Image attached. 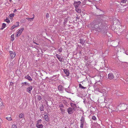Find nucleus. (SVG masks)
Masks as SVG:
<instances>
[{
    "mask_svg": "<svg viewBox=\"0 0 128 128\" xmlns=\"http://www.w3.org/2000/svg\"><path fill=\"white\" fill-rule=\"evenodd\" d=\"M105 19V18H104L101 20L100 22L94 21L90 23V25L91 26L92 31L95 30L98 32L106 31L108 27L107 26L108 22Z\"/></svg>",
    "mask_w": 128,
    "mask_h": 128,
    "instance_id": "nucleus-1",
    "label": "nucleus"
},
{
    "mask_svg": "<svg viewBox=\"0 0 128 128\" xmlns=\"http://www.w3.org/2000/svg\"><path fill=\"white\" fill-rule=\"evenodd\" d=\"M80 121L81 122L80 123V128H83L84 124L86 123L85 118L84 116H82L81 117Z\"/></svg>",
    "mask_w": 128,
    "mask_h": 128,
    "instance_id": "nucleus-2",
    "label": "nucleus"
},
{
    "mask_svg": "<svg viewBox=\"0 0 128 128\" xmlns=\"http://www.w3.org/2000/svg\"><path fill=\"white\" fill-rule=\"evenodd\" d=\"M113 25L114 27L115 26V27L116 28H118L120 25V23L118 19L114 21Z\"/></svg>",
    "mask_w": 128,
    "mask_h": 128,
    "instance_id": "nucleus-3",
    "label": "nucleus"
},
{
    "mask_svg": "<svg viewBox=\"0 0 128 128\" xmlns=\"http://www.w3.org/2000/svg\"><path fill=\"white\" fill-rule=\"evenodd\" d=\"M121 110L124 111L127 108V105L125 104H122L120 105Z\"/></svg>",
    "mask_w": 128,
    "mask_h": 128,
    "instance_id": "nucleus-4",
    "label": "nucleus"
},
{
    "mask_svg": "<svg viewBox=\"0 0 128 128\" xmlns=\"http://www.w3.org/2000/svg\"><path fill=\"white\" fill-rule=\"evenodd\" d=\"M96 91H98L99 92L103 94H104L106 93V90L105 89H101L99 88H97L96 89Z\"/></svg>",
    "mask_w": 128,
    "mask_h": 128,
    "instance_id": "nucleus-5",
    "label": "nucleus"
},
{
    "mask_svg": "<svg viewBox=\"0 0 128 128\" xmlns=\"http://www.w3.org/2000/svg\"><path fill=\"white\" fill-rule=\"evenodd\" d=\"M68 113L70 114H72L74 110L71 107H69L67 110Z\"/></svg>",
    "mask_w": 128,
    "mask_h": 128,
    "instance_id": "nucleus-6",
    "label": "nucleus"
},
{
    "mask_svg": "<svg viewBox=\"0 0 128 128\" xmlns=\"http://www.w3.org/2000/svg\"><path fill=\"white\" fill-rule=\"evenodd\" d=\"M9 52L10 54L11 57L12 58H14L16 56V54L14 51H10Z\"/></svg>",
    "mask_w": 128,
    "mask_h": 128,
    "instance_id": "nucleus-7",
    "label": "nucleus"
},
{
    "mask_svg": "<svg viewBox=\"0 0 128 128\" xmlns=\"http://www.w3.org/2000/svg\"><path fill=\"white\" fill-rule=\"evenodd\" d=\"M70 105L74 111H76L77 108L76 105L75 104H74L72 103H70Z\"/></svg>",
    "mask_w": 128,
    "mask_h": 128,
    "instance_id": "nucleus-8",
    "label": "nucleus"
},
{
    "mask_svg": "<svg viewBox=\"0 0 128 128\" xmlns=\"http://www.w3.org/2000/svg\"><path fill=\"white\" fill-rule=\"evenodd\" d=\"M58 89L60 92H62L64 91V87L61 85H59L58 86Z\"/></svg>",
    "mask_w": 128,
    "mask_h": 128,
    "instance_id": "nucleus-9",
    "label": "nucleus"
},
{
    "mask_svg": "<svg viewBox=\"0 0 128 128\" xmlns=\"http://www.w3.org/2000/svg\"><path fill=\"white\" fill-rule=\"evenodd\" d=\"M108 78L110 80L113 79L114 78V76L112 73H110L108 75Z\"/></svg>",
    "mask_w": 128,
    "mask_h": 128,
    "instance_id": "nucleus-10",
    "label": "nucleus"
},
{
    "mask_svg": "<svg viewBox=\"0 0 128 128\" xmlns=\"http://www.w3.org/2000/svg\"><path fill=\"white\" fill-rule=\"evenodd\" d=\"M33 88L32 86H30L27 88H26V91L30 94L31 93V91Z\"/></svg>",
    "mask_w": 128,
    "mask_h": 128,
    "instance_id": "nucleus-11",
    "label": "nucleus"
},
{
    "mask_svg": "<svg viewBox=\"0 0 128 128\" xmlns=\"http://www.w3.org/2000/svg\"><path fill=\"white\" fill-rule=\"evenodd\" d=\"M106 75V73L105 72H102L100 73V78L102 79L104 78Z\"/></svg>",
    "mask_w": 128,
    "mask_h": 128,
    "instance_id": "nucleus-12",
    "label": "nucleus"
},
{
    "mask_svg": "<svg viewBox=\"0 0 128 128\" xmlns=\"http://www.w3.org/2000/svg\"><path fill=\"white\" fill-rule=\"evenodd\" d=\"M81 2L80 1L78 2H74V5L75 8H78L79 5L80 4Z\"/></svg>",
    "mask_w": 128,
    "mask_h": 128,
    "instance_id": "nucleus-13",
    "label": "nucleus"
},
{
    "mask_svg": "<svg viewBox=\"0 0 128 128\" xmlns=\"http://www.w3.org/2000/svg\"><path fill=\"white\" fill-rule=\"evenodd\" d=\"M64 71L65 74H66V76H68L70 74V72L69 70L68 69H64Z\"/></svg>",
    "mask_w": 128,
    "mask_h": 128,
    "instance_id": "nucleus-14",
    "label": "nucleus"
},
{
    "mask_svg": "<svg viewBox=\"0 0 128 128\" xmlns=\"http://www.w3.org/2000/svg\"><path fill=\"white\" fill-rule=\"evenodd\" d=\"M24 78L27 80H28L30 82H31L32 80V79L31 77L28 75H27L24 77Z\"/></svg>",
    "mask_w": 128,
    "mask_h": 128,
    "instance_id": "nucleus-15",
    "label": "nucleus"
},
{
    "mask_svg": "<svg viewBox=\"0 0 128 128\" xmlns=\"http://www.w3.org/2000/svg\"><path fill=\"white\" fill-rule=\"evenodd\" d=\"M21 84H22V87H23L26 86H29L30 85V83H28L26 82H22Z\"/></svg>",
    "mask_w": 128,
    "mask_h": 128,
    "instance_id": "nucleus-16",
    "label": "nucleus"
},
{
    "mask_svg": "<svg viewBox=\"0 0 128 128\" xmlns=\"http://www.w3.org/2000/svg\"><path fill=\"white\" fill-rule=\"evenodd\" d=\"M80 43H81L82 45H83L84 44L86 40L84 39V38H82L80 39Z\"/></svg>",
    "mask_w": 128,
    "mask_h": 128,
    "instance_id": "nucleus-17",
    "label": "nucleus"
},
{
    "mask_svg": "<svg viewBox=\"0 0 128 128\" xmlns=\"http://www.w3.org/2000/svg\"><path fill=\"white\" fill-rule=\"evenodd\" d=\"M127 0H122L120 4L121 5L123 6H125L126 4L125 3H126Z\"/></svg>",
    "mask_w": 128,
    "mask_h": 128,
    "instance_id": "nucleus-18",
    "label": "nucleus"
},
{
    "mask_svg": "<svg viewBox=\"0 0 128 128\" xmlns=\"http://www.w3.org/2000/svg\"><path fill=\"white\" fill-rule=\"evenodd\" d=\"M56 56L57 58L58 59L60 62H62L63 60H62V58L60 57V56L59 55H58V54H56Z\"/></svg>",
    "mask_w": 128,
    "mask_h": 128,
    "instance_id": "nucleus-19",
    "label": "nucleus"
},
{
    "mask_svg": "<svg viewBox=\"0 0 128 128\" xmlns=\"http://www.w3.org/2000/svg\"><path fill=\"white\" fill-rule=\"evenodd\" d=\"M44 117L46 121L47 122L49 121V119L48 117V116L47 114H45L44 116Z\"/></svg>",
    "mask_w": 128,
    "mask_h": 128,
    "instance_id": "nucleus-20",
    "label": "nucleus"
},
{
    "mask_svg": "<svg viewBox=\"0 0 128 128\" xmlns=\"http://www.w3.org/2000/svg\"><path fill=\"white\" fill-rule=\"evenodd\" d=\"M36 126L38 128H42L43 125L42 124H36Z\"/></svg>",
    "mask_w": 128,
    "mask_h": 128,
    "instance_id": "nucleus-21",
    "label": "nucleus"
},
{
    "mask_svg": "<svg viewBox=\"0 0 128 128\" xmlns=\"http://www.w3.org/2000/svg\"><path fill=\"white\" fill-rule=\"evenodd\" d=\"M24 117V114L22 113L20 114L19 115V118L20 119L23 118Z\"/></svg>",
    "mask_w": 128,
    "mask_h": 128,
    "instance_id": "nucleus-22",
    "label": "nucleus"
},
{
    "mask_svg": "<svg viewBox=\"0 0 128 128\" xmlns=\"http://www.w3.org/2000/svg\"><path fill=\"white\" fill-rule=\"evenodd\" d=\"M36 97L38 100L40 101L42 99V96L40 95H36Z\"/></svg>",
    "mask_w": 128,
    "mask_h": 128,
    "instance_id": "nucleus-23",
    "label": "nucleus"
},
{
    "mask_svg": "<svg viewBox=\"0 0 128 128\" xmlns=\"http://www.w3.org/2000/svg\"><path fill=\"white\" fill-rule=\"evenodd\" d=\"M16 23L18 24V25H14L13 26H12L10 28V29L11 30H13L16 27H17L19 26V25L18 24V23H19L18 22H17Z\"/></svg>",
    "mask_w": 128,
    "mask_h": 128,
    "instance_id": "nucleus-24",
    "label": "nucleus"
},
{
    "mask_svg": "<svg viewBox=\"0 0 128 128\" xmlns=\"http://www.w3.org/2000/svg\"><path fill=\"white\" fill-rule=\"evenodd\" d=\"M75 8L76 10V12H77L79 13H80V12H81V10L80 9L78 8V7Z\"/></svg>",
    "mask_w": 128,
    "mask_h": 128,
    "instance_id": "nucleus-25",
    "label": "nucleus"
},
{
    "mask_svg": "<svg viewBox=\"0 0 128 128\" xmlns=\"http://www.w3.org/2000/svg\"><path fill=\"white\" fill-rule=\"evenodd\" d=\"M44 107L43 105H42L40 107V110L41 111H44Z\"/></svg>",
    "mask_w": 128,
    "mask_h": 128,
    "instance_id": "nucleus-26",
    "label": "nucleus"
},
{
    "mask_svg": "<svg viewBox=\"0 0 128 128\" xmlns=\"http://www.w3.org/2000/svg\"><path fill=\"white\" fill-rule=\"evenodd\" d=\"M68 22V20L67 18H65L64 20V26H66V24Z\"/></svg>",
    "mask_w": 128,
    "mask_h": 128,
    "instance_id": "nucleus-27",
    "label": "nucleus"
},
{
    "mask_svg": "<svg viewBox=\"0 0 128 128\" xmlns=\"http://www.w3.org/2000/svg\"><path fill=\"white\" fill-rule=\"evenodd\" d=\"M79 88H80L82 89H85L86 88V87H84L83 86H82V84H79Z\"/></svg>",
    "mask_w": 128,
    "mask_h": 128,
    "instance_id": "nucleus-28",
    "label": "nucleus"
},
{
    "mask_svg": "<svg viewBox=\"0 0 128 128\" xmlns=\"http://www.w3.org/2000/svg\"><path fill=\"white\" fill-rule=\"evenodd\" d=\"M42 120L40 119L37 120V121L36 124H40L42 122Z\"/></svg>",
    "mask_w": 128,
    "mask_h": 128,
    "instance_id": "nucleus-29",
    "label": "nucleus"
},
{
    "mask_svg": "<svg viewBox=\"0 0 128 128\" xmlns=\"http://www.w3.org/2000/svg\"><path fill=\"white\" fill-rule=\"evenodd\" d=\"M124 53H125L126 55H128V50H127L126 48H124Z\"/></svg>",
    "mask_w": 128,
    "mask_h": 128,
    "instance_id": "nucleus-30",
    "label": "nucleus"
},
{
    "mask_svg": "<svg viewBox=\"0 0 128 128\" xmlns=\"http://www.w3.org/2000/svg\"><path fill=\"white\" fill-rule=\"evenodd\" d=\"M14 34H13L11 36V40L12 41H13L14 40Z\"/></svg>",
    "mask_w": 128,
    "mask_h": 128,
    "instance_id": "nucleus-31",
    "label": "nucleus"
},
{
    "mask_svg": "<svg viewBox=\"0 0 128 128\" xmlns=\"http://www.w3.org/2000/svg\"><path fill=\"white\" fill-rule=\"evenodd\" d=\"M34 18V17H33V18H27L26 19L28 20L31 21Z\"/></svg>",
    "mask_w": 128,
    "mask_h": 128,
    "instance_id": "nucleus-32",
    "label": "nucleus"
},
{
    "mask_svg": "<svg viewBox=\"0 0 128 128\" xmlns=\"http://www.w3.org/2000/svg\"><path fill=\"white\" fill-rule=\"evenodd\" d=\"M65 90L66 92L68 93H70V90L68 88H65Z\"/></svg>",
    "mask_w": 128,
    "mask_h": 128,
    "instance_id": "nucleus-33",
    "label": "nucleus"
},
{
    "mask_svg": "<svg viewBox=\"0 0 128 128\" xmlns=\"http://www.w3.org/2000/svg\"><path fill=\"white\" fill-rule=\"evenodd\" d=\"M5 21H6L8 23H9L10 22V20L7 18L5 20Z\"/></svg>",
    "mask_w": 128,
    "mask_h": 128,
    "instance_id": "nucleus-34",
    "label": "nucleus"
},
{
    "mask_svg": "<svg viewBox=\"0 0 128 128\" xmlns=\"http://www.w3.org/2000/svg\"><path fill=\"white\" fill-rule=\"evenodd\" d=\"M62 48H61L60 47V48H59L58 49V51L60 52H62Z\"/></svg>",
    "mask_w": 128,
    "mask_h": 128,
    "instance_id": "nucleus-35",
    "label": "nucleus"
},
{
    "mask_svg": "<svg viewBox=\"0 0 128 128\" xmlns=\"http://www.w3.org/2000/svg\"><path fill=\"white\" fill-rule=\"evenodd\" d=\"M22 32H17L16 35V36L17 37L19 36L22 33Z\"/></svg>",
    "mask_w": 128,
    "mask_h": 128,
    "instance_id": "nucleus-36",
    "label": "nucleus"
},
{
    "mask_svg": "<svg viewBox=\"0 0 128 128\" xmlns=\"http://www.w3.org/2000/svg\"><path fill=\"white\" fill-rule=\"evenodd\" d=\"M12 128H17V126L15 124H13L12 126Z\"/></svg>",
    "mask_w": 128,
    "mask_h": 128,
    "instance_id": "nucleus-37",
    "label": "nucleus"
},
{
    "mask_svg": "<svg viewBox=\"0 0 128 128\" xmlns=\"http://www.w3.org/2000/svg\"><path fill=\"white\" fill-rule=\"evenodd\" d=\"M2 26L3 28H2V29L5 28L6 26V24L5 23H3L2 24Z\"/></svg>",
    "mask_w": 128,
    "mask_h": 128,
    "instance_id": "nucleus-38",
    "label": "nucleus"
},
{
    "mask_svg": "<svg viewBox=\"0 0 128 128\" xmlns=\"http://www.w3.org/2000/svg\"><path fill=\"white\" fill-rule=\"evenodd\" d=\"M14 14L12 13V14H10V17H11V18H13L14 16Z\"/></svg>",
    "mask_w": 128,
    "mask_h": 128,
    "instance_id": "nucleus-39",
    "label": "nucleus"
},
{
    "mask_svg": "<svg viewBox=\"0 0 128 128\" xmlns=\"http://www.w3.org/2000/svg\"><path fill=\"white\" fill-rule=\"evenodd\" d=\"M92 119L94 120H95L96 119V118L95 116H92Z\"/></svg>",
    "mask_w": 128,
    "mask_h": 128,
    "instance_id": "nucleus-40",
    "label": "nucleus"
},
{
    "mask_svg": "<svg viewBox=\"0 0 128 128\" xmlns=\"http://www.w3.org/2000/svg\"><path fill=\"white\" fill-rule=\"evenodd\" d=\"M24 28H22L20 30H19L18 31V32H22L24 30Z\"/></svg>",
    "mask_w": 128,
    "mask_h": 128,
    "instance_id": "nucleus-41",
    "label": "nucleus"
},
{
    "mask_svg": "<svg viewBox=\"0 0 128 128\" xmlns=\"http://www.w3.org/2000/svg\"><path fill=\"white\" fill-rule=\"evenodd\" d=\"M59 107L60 108H64V106L63 104H59Z\"/></svg>",
    "mask_w": 128,
    "mask_h": 128,
    "instance_id": "nucleus-42",
    "label": "nucleus"
},
{
    "mask_svg": "<svg viewBox=\"0 0 128 128\" xmlns=\"http://www.w3.org/2000/svg\"><path fill=\"white\" fill-rule=\"evenodd\" d=\"M6 119L8 120H12V118L11 117H6Z\"/></svg>",
    "mask_w": 128,
    "mask_h": 128,
    "instance_id": "nucleus-43",
    "label": "nucleus"
},
{
    "mask_svg": "<svg viewBox=\"0 0 128 128\" xmlns=\"http://www.w3.org/2000/svg\"><path fill=\"white\" fill-rule=\"evenodd\" d=\"M14 83L13 82H10V84L9 85L10 86H13Z\"/></svg>",
    "mask_w": 128,
    "mask_h": 128,
    "instance_id": "nucleus-44",
    "label": "nucleus"
},
{
    "mask_svg": "<svg viewBox=\"0 0 128 128\" xmlns=\"http://www.w3.org/2000/svg\"><path fill=\"white\" fill-rule=\"evenodd\" d=\"M49 14L48 13H46V18H48L49 17Z\"/></svg>",
    "mask_w": 128,
    "mask_h": 128,
    "instance_id": "nucleus-45",
    "label": "nucleus"
},
{
    "mask_svg": "<svg viewBox=\"0 0 128 128\" xmlns=\"http://www.w3.org/2000/svg\"><path fill=\"white\" fill-rule=\"evenodd\" d=\"M88 59V57L87 56H86L84 58V60H87Z\"/></svg>",
    "mask_w": 128,
    "mask_h": 128,
    "instance_id": "nucleus-46",
    "label": "nucleus"
},
{
    "mask_svg": "<svg viewBox=\"0 0 128 128\" xmlns=\"http://www.w3.org/2000/svg\"><path fill=\"white\" fill-rule=\"evenodd\" d=\"M60 111H61L62 112L63 111H65V110H63L62 108H60Z\"/></svg>",
    "mask_w": 128,
    "mask_h": 128,
    "instance_id": "nucleus-47",
    "label": "nucleus"
},
{
    "mask_svg": "<svg viewBox=\"0 0 128 128\" xmlns=\"http://www.w3.org/2000/svg\"><path fill=\"white\" fill-rule=\"evenodd\" d=\"M58 75H54V76H53L52 77V78H54V77H56L57 78L58 77Z\"/></svg>",
    "mask_w": 128,
    "mask_h": 128,
    "instance_id": "nucleus-48",
    "label": "nucleus"
},
{
    "mask_svg": "<svg viewBox=\"0 0 128 128\" xmlns=\"http://www.w3.org/2000/svg\"><path fill=\"white\" fill-rule=\"evenodd\" d=\"M76 18H77V19H79L80 18V17L78 16H76Z\"/></svg>",
    "mask_w": 128,
    "mask_h": 128,
    "instance_id": "nucleus-49",
    "label": "nucleus"
},
{
    "mask_svg": "<svg viewBox=\"0 0 128 128\" xmlns=\"http://www.w3.org/2000/svg\"><path fill=\"white\" fill-rule=\"evenodd\" d=\"M62 114H65V112H64V111H63L62 112Z\"/></svg>",
    "mask_w": 128,
    "mask_h": 128,
    "instance_id": "nucleus-50",
    "label": "nucleus"
},
{
    "mask_svg": "<svg viewBox=\"0 0 128 128\" xmlns=\"http://www.w3.org/2000/svg\"><path fill=\"white\" fill-rule=\"evenodd\" d=\"M16 9H14V11L13 12H16Z\"/></svg>",
    "mask_w": 128,
    "mask_h": 128,
    "instance_id": "nucleus-51",
    "label": "nucleus"
},
{
    "mask_svg": "<svg viewBox=\"0 0 128 128\" xmlns=\"http://www.w3.org/2000/svg\"><path fill=\"white\" fill-rule=\"evenodd\" d=\"M34 44H37V45H38V44H37V43H36V42H34Z\"/></svg>",
    "mask_w": 128,
    "mask_h": 128,
    "instance_id": "nucleus-52",
    "label": "nucleus"
},
{
    "mask_svg": "<svg viewBox=\"0 0 128 128\" xmlns=\"http://www.w3.org/2000/svg\"><path fill=\"white\" fill-rule=\"evenodd\" d=\"M96 87H95V89L96 88H96H99L98 87V86H97V88H96Z\"/></svg>",
    "mask_w": 128,
    "mask_h": 128,
    "instance_id": "nucleus-53",
    "label": "nucleus"
},
{
    "mask_svg": "<svg viewBox=\"0 0 128 128\" xmlns=\"http://www.w3.org/2000/svg\"><path fill=\"white\" fill-rule=\"evenodd\" d=\"M9 0V1L10 2H11L12 1V0Z\"/></svg>",
    "mask_w": 128,
    "mask_h": 128,
    "instance_id": "nucleus-54",
    "label": "nucleus"
},
{
    "mask_svg": "<svg viewBox=\"0 0 128 128\" xmlns=\"http://www.w3.org/2000/svg\"><path fill=\"white\" fill-rule=\"evenodd\" d=\"M67 0H64V1H66Z\"/></svg>",
    "mask_w": 128,
    "mask_h": 128,
    "instance_id": "nucleus-55",
    "label": "nucleus"
},
{
    "mask_svg": "<svg viewBox=\"0 0 128 128\" xmlns=\"http://www.w3.org/2000/svg\"><path fill=\"white\" fill-rule=\"evenodd\" d=\"M46 104L47 105H48V102H47V103H46Z\"/></svg>",
    "mask_w": 128,
    "mask_h": 128,
    "instance_id": "nucleus-56",
    "label": "nucleus"
},
{
    "mask_svg": "<svg viewBox=\"0 0 128 128\" xmlns=\"http://www.w3.org/2000/svg\"><path fill=\"white\" fill-rule=\"evenodd\" d=\"M127 21H128V18L127 19Z\"/></svg>",
    "mask_w": 128,
    "mask_h": 128,
    "instance_id": "nucleus-57",
    "label": "nucleus"
},
{
    "mask_svg": "<svg viewBox=\"0 0 128 128\" xmlns=\"http://www.w3.org/2000/svg\"><path fill=\"white\" fill-rule=\"evenodd\" d=\"M84 102V103H85V101H84V102Z\"/></svg>",
    "mask_w": 128,
    "mask_h": 128,
    "instance_id": "nucleus-58",
    "label": "nucleus"
},
{
    "mask_svg": "<svg viewBox=\"0 0 128 128\" xmlns=\"http://www.w3.org/2000/svg\"><path fill=\"white\" fill-rule=\"evenodd\" d=\"M123 31H122V32H123ZM124 31V32H125V31Z\"/></svg>",
    "mask_w": 128,
    "mask_h": 128,
    "instance_id": "nucleus-59",
    "label": "nucleus"
},
{
    "mask_svg": "<svg viewBox=\"0 0 128 128\" xmlns=\"http://www.w3.org/2000/svg\"><path fill=\"white\" fill-rule=\"evenodd\" d=\"M46 34H47V32H46Z\"/></svg>",
    "mask_w": 128,
    "mask_h": 128,
    "instance_id": "nucleus-60",
    "label": "nucleus"
},
{
    "mask_svg": "<svg viewBox=\"0 0 128 128\" xmlns=\"http://www.w3.org/2000/svg\"><path fill=\"white\" fill-rule=\"evenodd\" d=\"M65 128H66V127H65Z\"/></svg>",
    "mask_w": 128,
    "mask_h": 128,
    "instance_id": "nucleus-61",
    "label": "nucleus"
},
{
    "mask_svg": "<svg viewBox=\"0 0 128 128\" xmlns=\"http://www.w3.org/2000/svg\"><path fill=\"white\" fill-rule=\"evenodd\" d=\"M94 86H95V85H94ZM94 86V88H95V86Z\"/></svg>",
    "mask_w": 128,
    "mask_h": 128,
    "instance_id": "nucleus-62",
    "label": "nucleus"
}]
</instances>
